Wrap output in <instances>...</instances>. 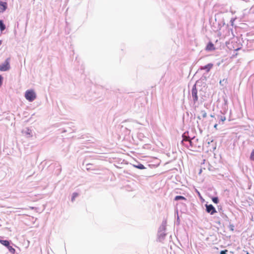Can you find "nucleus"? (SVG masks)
<instances>
[{"label": "nucleus", "mask_w": 254, "mask_h": 254, "mask_svg": "<svg viewBox=\"0 0 254 254\" xmlns=\"http://www.w3.org/2000/svg\"><path fill=\"white\" fill-rule=\"evenodd\" d=\"M215 50L214 44L212 42H209L205 48V50L208 51H212Z\"/></svg>", "instance_id": "10"}, {"label": "nucleus", "mask_w": 254, "mask_h": 254, "mask_svg": "<svg viewBox=\"0 0 254 254\" xmlns=\"http://www.w3.org/2000/svg\"><path fill=\"white\" fill-rule=\"evenodd\" d=\"M183 140L188 142L189 144H187V146L190 150L195 151L200 147V145L198 142V139L195 137L191 138H190V137H186V138H184Z\"/></svg>", "instance_id": "1"}, {"label": "nucleus", "mask_w": 254, "mask_h": 254, "mask_svg": "<svg viewBox=\"0 0 254 254\" xmlns=\"http://www.w3.org/2000/svg\"><path fill=\"white\" fill-rule=\"evenodd\" d=\"M175 200H186V198L184 197L183 196H181V195H177L175 196V198H174Z\"/></svg>", "instance_id": "14"}, {"label": "nucleus", "mask_w": 254, "mask_h": 254, "mask_svg": "<svg viewBox=\"0 0 254 254\" xmlns=\"http://www.w3.org/2000/svg\"><path fill=\"white\" fill-rule=\"evenodd\" d=\"M166 221H163L161 225L160 226L158 232H165L166 230Z\"/></svg>", "instance_id": "11"}, {"label": "nucleus", "mask_w": 254, "mask_h": 254, "mask_svg": "<svg viewBox=\"0 0 254 254\" xmlns=\"http://www.w3.org/2000/svg\"><path fill=\"white\" fill-rule=\"evenodd\" d=\"M22 133L27 138H30L33 136L32 130L28 127L23 129L22 130Z\"/></svg>", "instance_id": "5"}, {"label": "nucleus", "mask_w": 254, "mask_h": 254, "mask_svg": "<svg viewBox=\"0 0 254 254\" xmlns=\"http://www.w3.org/2000/svg\"><path fill=\"white\" fill-rule=\"evenodd\" d=\"M166 234L165 232H158V238L160 242H162L164 240Z\"/></svg>", "instance_id": "9"}, {"label": "nucleus", "mask_w": 254, "mask_h": 254, "mask_svg": "<svg viewBox=\"0 0 254 254\" xmlns=\"http://www.w3.org/2000/svg\"><path fill=\"white\" fill-rule=\"evenodd\" d=\"M217 124H215L214 126V127L215 128H217Z\"/></svg>", "instance_id": "27"}, {"label": "nucleus", "mask_w": 254, "mask_h": 254, "mask_svg": "<svg viewBox=\"0 0 254 254\" xmlns=\"http://www.w3.org/2000/svg\"><path fill=\"white\" fill-rule=\"evenodd\" d=\"M78 193L76 192L73 193L71 199V201L73 202L75 198L76 197L78 196Z\"/></svg>", "instance_id": "18"}, {"label": "nucleus", "mask_w": 254, "mask_h": 254, "mask_svg": "<svg viewBox=\"0 0 254 254\" xmlns=\"http://www.w3.org/2000/svg\"><path fill=\"white\" fill-rule=\"evenodd\" d=\"M227 250L222 251L220 252V254H227Z\"/></svg>", "instance_id": "23"}, {"label": "nucleus", "mask_w": 254, "mask_h": 254, "mask_svg": "<svg viewBox=\"0 0 254 254\" xmlns=\"http://www.w3.org/2000/svg\"><path fill=\"white\" fill-rule=\"evenodd\" d=\"M212 201L216 204H217L219 202V199L217 197H213L212 198Z\"/></svg>", "instance_id": "19"}, {"label": "nucleus", "mask_w": 254, "mask_h": 254, "mask_svg": "<svg viewBox=\"0 0 254 254\" xmlns=\"http://www.w3.org/2000/svg\"><path fill=\"white\" fill-rule=\"evenodd\" d=\"M5 29V25L2 20H0V30L2 32Z\"/></svg>", "instance_id": "12"}, {"label": "nucleus", "mask_w": 254, "mask_h": 254, "mask_svg": "<svg viewBox=\"0 0 254 254\" xmlns=\"http://www.w3.org/2000/svg\"><path fill=\"white\" fill-rule=\"evenodd\" d=\"M206 211L210 214L213 215L216 212V209L212 204H206Z\"/></svg>", "instance_id": "6"}, {"label": "nucleus", "mask_w": 254, "mask_h": 254, "mask_svg": "<svg viewBox=\"0 0 254 254\" xmlns=\"http://www.w3.org/2000/svg\"><path fill=\"white\" fill-rule=\"evenodd\" d=\"M225 81V79H223V80H220V82H219V83L221 85H223V82H224Z\"/></svg>", "instance_id": "26"}, {"label": "nucleus", "mask_w": 254, "mask_h": 254, "mask_svg": "<svg viewBox=\"0 0 254 254\" xmlns=\"http://www.w3.org/2000/svg\"><path fill=\"white\" fill-rule=\"evenodd\" d=\"M7 248L11 254H14L15 249L13 248H12V246H10V244L9 245V246L7 247Z\"/></svg>", "instance_id": "15"}, {"label": "nucleus", "mask_w": 254, "mask_h": 254, "mask_svg": "<svg viewBox=\"0 0 254 254\" xmlns=\"http://www.w3.org/2000/svg\"><path fill=\"white\" fill-rule=\"evenodd\" d=\"M25 97L28 101L32 102L36 98V94L33 90H28L25 93Z\"/></svg>", "instance_id": "2"}, {"label": "nucleus", "mask_w": 254, "mask_h": 254, "mask_svg": "<svg viewBox=\"0 0 254 254\" xmlns=\"http://www.w3.org/2000/svg\"><path fill=\"white\" fill-rule=\"evenodd\" d=\"M2 83V77L0 75V87L1 86Z\"/></svg>", "instance_id": "24"}, {"label": "nucleus", "mask_w": 254, "mask_h": 254, "mask_svg": "<svg viewBox=\"0 0 254 254\" xmlns=\"http://www.w3.org/2000/svg\"><path fill=\"white\" fill-rule=\"evenodd\" d=\"M230 229L232 231H233L234 230V226L233 225H230Z\"/></svg>", "instance_id": "25"}, {"label": "nucleus", "mask_w": 254, "mask_h": 254, "mask_svg": "<svg viewBox=\"0 0 254 254\" xmlns=\"http://www.w3.org/2000/svg\"><path fill=\"white\" fill-rule=\"evenodd\" d=\"M213 66V64H211V63H209L205 66H201L199 68V69L200 70H205L207 72H208L210 70V69L212 68Z\"/></svg>", "instance_id": "7"}, {"label": "nucleus", "mask_w": 254, "mask_h": 254, "mask_svg": "<svg viewBox=\"0 0 254 254\" xmlns=\"http://www.w3.org/2000/svg\"><path fill=\"white\" fill-rule=\"evenodd\" d=\"M92 165V164H87L86 165V166H87V168H86V169H87V170H90V169H91V166Z\"/></svg>", "instance_id": "22"}, {"label": "nucleus", "mask_w": 254, "mask_h": 254, "mask_svg": "<svg viewBox=\"0 0 254 254\" xmlns=\"http://www.w3.org/2000/svg\"><path fill=\"white\" fill-rule=\"evenodd\" d=\"M218 120H219V122H223L226 120V117L224 116L219 115L218 116Z\"/></svg>", "instance_id": "16"}, {"label": "nucleus", "mask_w": 254, "mask_h": 254, "mask_svg": "<svg viewBox=\"0 0 254 254\" xmlns=\"http://www.w3.org/2000/svg\"><path fill=\"white\" fill-rule=\"evenodd\" d=\"M0 243L3 245V246H5V247H7V246H9V242L7 240H0Z\"/></svg>", "instance_id": "13"}, {"label": "nucleus", "mask_w": 254, "mask_h": 254, "mask_svg": "<svg viewBox=\"0 0 254 254\" xmlns=\"http://www.w3.org/2000/svg\"><path fill=\"white\" fill-rule=\"evenodd\" d=\"M9 58H7L5 60V61L0 64V70L2 71H5L10 69V64H9Z\"/></svg>", "instance_id": "4"}, {"label": "nucleus", "mask_w": 254, "mask_h": 254, "mask_svg": "<svg viewBox=\"0 0 254 254\" xmlns=\"http://www.w3.org/2000/svg\"><path fill=\"white\" fill-rule=\"evenodd\" d=\"M7 7V4L5 1H0V11L3 12L4 11Z\"/></svg>", "instance_id": "8"}, {"label": "nucleus", "mask_w": 254, "mask_h": 254, "mask_svg": "<svg viewBox=\"0 0 254 254\" xmlns=\"http://www.w3.org/2000/svg\"><path fill=\"white\" fill-rule=\"evenodd\" d=\"M250 159L252 161H254V149L252 150L251 155Z\"/></svg>", "instance_id": "20"}, {"label": "nucleus", "mask_w": 254, "mask_h": 254, "mask_svg": "<svg viewBox=\"0 0 254 254\" xmlns=\"http://www.w3.org/2000/svg\"><path fill=\"white\" fill-rule=\"evenodd\" d=\"M134 167L138 168V169H145V167L143 165L141 164H139L137 165H134Z\"/></svg>", "instance_id": "17"}, {"label": "nucleus", "mask_w": 254, "mask_h": 254, "mask_svg": "<svg viewBox=\"0 0 254 254\" xmlns=\"http://www.w3.org/2000/svg\"><path fill=\"white\" fill-rule=\"evenodd\" d=\"M201 114L202 115V116L203 118H205L207 116V113L205 111H201Z\"/></svg>", "instance_id": "21"}, {"label": "nucleus", "mask_w": 254, "mask_h": 254, "mask_svg": "<svg viewBox=\"0 0 254 254\" xmlns=\"http://www.w3.org/2000/svg\"><path fill=\"white\" fill-rule=\"evenodd\" d=\"M211 116V117H214V116H213V115H211V116Z\"/></svg>", "instance_id": "28"}, {"label": "nucleus", "mask_w": 254, "mask_h": 254, "mask_svg": "<svg viewBox=\"0 0 254 254\" xmlns=\"http://www.w3.org/2000/svg\"><path fill=\"white\" fill-rule=\"evenodd\" d=\"M191 96L193 104H195L198 101V91L196 89V84L193 85L191 89Z\"/></svg>", "instance_id": "3"}]
</instances>
